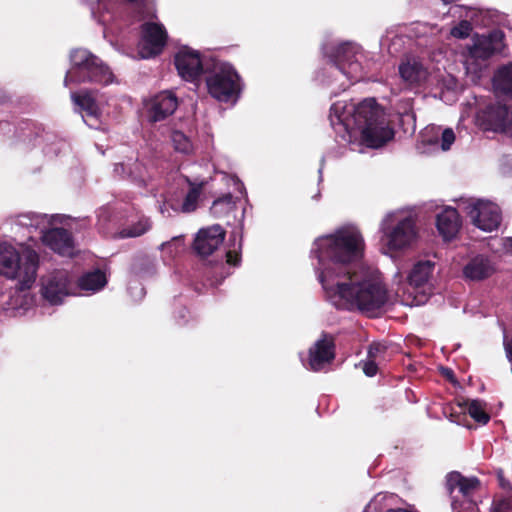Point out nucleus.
I'll list each match as a JSON object with an SVG mask.
<instances>
[{"label": "nucleus", "instance_id": "nucleus-1", "mask_svg": "<svg viewBox=\"0 0 512 512\" xmlns=\"http://www.w3.org/2000/svg\"><path fill=\"white\" fill-rule=\"evenodd\" d=\"M321 284L330 302L338 309H357L375 315L387 302V289L375 277L361 279L355 272L333 276L322 274Z\"/></svg>", "mask_w": 512, "mask_h": 512}, {"label": "nucleus", "instance_id": "nucleus-2", "mask_svg": "<svg viewBox=\"0 0 512 512\" xmlns=\"http://www.w3.org/2000/svg\"><path fill=\"white\" fill-rule=\"evenodd\" d=\"M364 248V238L354 225L342 226L332 234L317 238L311 255L318 260V280L321 282L324 273L338 276L355 272L353 268L362 258Z\"/></svg>", "mask_w": 512, "mask_h": 512}, {"label": "nucleus", "instance_id": "nucleus-3", "mask_svg": "<svg viewBox=\"0 0 512 512\" xmlns=\"http://www.w3.org/2000/svg\"><path fill=\"white\" fill-rule=\"evenodd\" d=\"M339 104L330 109V122L337 133L359 131L362 142L370 148H379L394 137V130L389 126L383 109L375 99H365L353 107L352 111L340 114Z\"/></svg>", "mask_w": 512, "mask_h": 512}, {"label": "nucleus", "instance_id": "nucleus-4", "mask_svg": "<svg viewBox=\"0 0 512 512\" xmlns=\"http://www.w3.org/2000/svg\"><path fill=\"white\" fill-rule=\"evenodd\" d=\"M385 253L393 255L411 249L418 239L416 220L405 210L388 212L380 223Z\"/></svg>", "mask_w": 512, "mask_h": 512}, {"label": "nucleus", "instance_id": "nucleus-5", "mask_svg": "<svg viewBox=\"0 0 512 512\" xmlns=\"http://www.w3.org/2000/svg\"><path fill=\"white\" fill-rule=\"evenodd\" d=\"M55 216L47 214L24 213L16 217L15 226L28 230V239L32 240V230L39 233L43 243L62 256L74 254V242L71 234L63 228L48 229Z\"/></svg>", "mask_w": 512, "mask_h": 512}, {"label": "nucleus", "instance_id": "nucleus-6", "mask_svg": "<svg viewBox=\"0 0 512 512\" xmlns=\"http://www.w3.org/2000/svg\"><path fill=\"white\" fill-rule=\"evenodd\" d=\"M39 255L31 249L20 254L8 243H0V274L18 281L19 289H29L36 280Z\"/></svg>", "mask_w": 512, "mask_h": 512}, {"label": "nucleus", "instance_id": "nucleus-7", "mask_svg": "<svg viewBox=\"0 0 512 512\" xmlns=\"http://www.w3.org/2000/svg\"><path fill=\"white\" fill-rule=\"evenodd\" d=\"M205 83L209 95L219 102H235L241 93V77L227 62L209 58L206 64Z\"/></svg>", "mask_w": 512, "mask_h": 512}, {"label": "nucleus", "instance_id": "nucleus-8", "mask_svg": "<svg viewBox=\"0 0 512 512\" xmlns=\"http://www.w3.org/2000/svg\"><path fill=\"white\" fill-rule=\"evenodd\" d=\"M71 68L65 75L64 85L85 82L108 85L113 82V73L107 65L89 50L78 48L70 54Z\"/></svg>", "mask_w": 512, "mask_h": 512}, {"label": "nucleus", "instance_id": "nucleus-9", "mask_svg": "<svg viewBox=\"0 0 512 512\" xmlns=\"http://www.w3.org/2000/svg\"><path fill=\"white\" fill-rule=\"evenodd\" d=\"M446 486L451 498L453 512H477L475 495L480 481L476 477H465L454 471L447 475Z\"/></svg>", "mask_w": 512, "mask_h": 512}, {"label": "nucleus", "instance_id": "nucleus-10", "mask_svg": "<svg viewBox=\"0 0 512 512\" xmlns=\"http://www.w3.org/2000/svg\"><path fill=\"white\" fill-rule=\"evenodd\" d=\"M210 180L219 185H224L227 188V191L221 192L210 207V211L215 217H225L236 209L238 197L235 196L234 193L238 192L241 195L244 194V185L237 176L223 172L216 173Z\"/></svg>", "mask_w": 512, "mask_h": 512}, {"label": "nucleus", "instance_id": "nucleus-11", "mask_svg": "<svg viewBox=\"0 0 512 512\" xmlns=\"http://www.w3.org/2000/svg\"><path fill=\"white\" fill-rule=\"evenodd\" d=\"M209 58H201L200 53L187 46L182 47L174 56V65L179 76L185 81L195 82L206 74Z\"/></svg>", "mask_w": 512, "mask_h": 512}, {"label": "nucleus", "instance_id": "nucleus-12", "mask_svg": "<svg viewBox=\"0 0 512 512\" xmlns=\"http://www.w3.org/2000/svg\"><path fill=\"white\" fill-rule=\"evenodd\" d=\"M473 224L485 232L496 230L501 223V210L495 203L485 200L469 202L466 207Z\"/></svg>", "mask_w": 512, "mask_h": 512}, {"label": "nucleus", "instance_id": "nucleus-13", "mask_svg": "<svg viewBox=\"0 0 512 512\" xmlns=\"http://www.w3.org/2000/svg\"><path fill=\"white\" fill-rule=\"evenodd\" d=\"M140 54L143 58L155 57L162 53L167 43V32L162 24L145 22L141 25Z\"/></svg>", "mask_w": 512, "mask_h": 512}, {"label": "nucleus", "instance_id": "nucleus-14", "mask_svg": "<svg viewBox=\"0 0 512 512\" xmlns=\"http://www.w3.org/2000/svg\"><path fill=\"white\" fill-rule=\"evenodd\" d=\"M479 126L486 131L504 132L512 119L506 105L490 104L477 113Z\"/></svg>", "mask_w": 512, "mask_h": 512}, {"label": "nucleus", "instance_id": "nucleus-15", "mask_svg": "<svg viewBox=\"0 0 512 512\" xmlns=\"http://www.w3.org/2000/svg\"><path fill=\"white\" fill-rule=\"evenodd\" d=\"M335 66L351 80L362 78V65L357 58L356 47L350 43L340 44L334 53Z\"/></svg>", "mask_w": 512, "mask_h": 512}, {"label": "nucleus", "instance_id": "nucleus-16", "mask_svg": "<svg viewBox=\"0 0 512 512\" xmlns=\"http://www.w3.org/2000/svg\"><path fill=\"white\" fill-rule=\"evenodd\" d=\"M149 122L156 123L171 116L178 107L176 95L170 91H162L150 99L146 105Z\"/></svg>", "mask_w": 512, "mask_h": 512}, {"label": "nucleus", "instance_id": "nucleus-17", "mask_svg": "<svg viewBox=\"0 0 512 512\" xmlns=\"http://www.w3.org/2000/svg\"><path fill=\"white\" fill-rule=\"evenodd\" d=\"M335 358V342L333 336L323 333L309 350V366L313 371L321 370Z\"/></svg>", "mask_w": 512, "mask_h": 512}, {"label": "nucleus", "instance_id": "nucleus-18", "mask_svg": "<svg viewBox=\"0 0 512 512\" xmlns=\"http://www.w3.org/2000/svg\"><path fill=\"white\" fill-rule=\"evenodd\" d=\"M504 34L500 30H493L488 35L477 36L470 55L475 59L487 60L501 51Z\"/></svg>", "mask_w": 512, "mask_h": 512}, {"label": "nucleus", "instance_id": "nucleus-19", "mask_svg": "<svg viewBox=\"0 0 512 512\" xmlns=\"http://www.w3.org/2000/svg\"><path fill=\"white\" fill-rule=\"evenodd\" d=\"M225 231L220 225L201 229L195 240L194 249L202 256L211 255L224 241Z\"/></svg>", "mask_w": 512, "mask_h": 512}, {"label": "nucleus", "instance_id": "nucleus-20", "mask_svg": "<svg viewBox=\"0 0 512 512\" xmlns=\"http://www.w3.org/2000/svg\"><path fill=\"white\" fill-rule=\"evenodd\" d=\"M68 284L67 273L57 272L43 284L42 295L50 304H60L63 298L69 295Z\"/></svg>", "mask_w": 512, "mask_h": 512}, {"label": "nucleus", "instance_id": "nucleus-21", "mask_svg": "<svg viewBox=\"0 0 512 512\" xmlns=\"http://www.w3.org/2000/svg\"><path fill=\"white\" fill-rule=\"evenodd\" d=\"M436 227L445 241L456 237L461 227L458 211L453 207L444 208L436 218Z\"/></svg>", "mask_w": 512, "mask_h": 512}, {"label": "nucleus", "instance_id": "nucleus-22", "mask_svg": "<svg viewBox=\"0 0 512 512\" xmlns=\"http://www.w3.org/2000/svg\"><path fill=\"white\" fill-rule=\"evenodd\" d=\"M495 268L490 259L483 255H477L470 259L463 267V275L471 281H481L490 277Z\"/></svg>", "mask_w": 512, "mask_h": 512}, {"label": "nucleus", "instance_id": "nucleus-23", "mask_svg": "<svg viewBox=\"0 0 512 512\" xmlns=\"http://www.w3.org/2000/svg\"><path fill=\"white\" fill-rule=\"evenodd\" d=\"M185 181L188 184V190L184 196L181 211L183 213L194 212L198 207V202L201 198L203 191L209 186L210 179H190L185 177Z\"/></svg>", "mask_w": 512, "mask_h": 512}, {"label": "nucleus", "instance_id": "nucleus-24", "mask_svg": "<svg viewBox=\"0 0 512 512\" xmlns=\"http://www.w3.org/2000/svg\"><path fill=\"white\" fill-rule=\"evenodd\" d=\"M71 100L80 112L85 116L98 119L100 116V108L92 90L84 89L80 92H72Z\"/></svg>", "mask_w": 512, "mask_h": 512}, {"label": "nucleus", "instance_id": "nucleus-25", "mask_svg": "<svg viewBox=\"0 0 512 512\" xmlns=\"http://www.w3.org/2000/svg\"><path fill=\"white\" fill-rule=\"evenodd\" d=\"M435 263L430 260H421L414 264L408 275L410 286L421 288L425 286L434 272Z\"/></svg>", "mask_w": 512, "mask_h": 512}, {"label": "nucleus", "instance_id": "nucleus-26", "mask_svg": "<svg viewBox=\"0 0 512 512\" xmlns=\"http://www.w3.org/2000/svg\"><path fill=\"white\" fill-rule=\"evenodd\" d=\"M401 78L410 85H419L427 79L428 72L422 63L417 61L403 62L399 66Z\"/></svg>", "mask_w": 512, "mask_h": 512}, {"label": "nucleus", "instance_id": "nucleus-27", "mask_svg": "<svg viewBox=\"0 0 512 512\" xmlns=\"http://www.w3.org/2000/svg\"><path fill=\"white\" fill-rule=\"evenodd\" d=\"M492 82L497 95L512 96V63L499 67Z\"/></svg>", "mask_w": 512, "mask_h": 512}, {"label": "nucleus", "instance_id": "nucleus-28", "mask_svg": "<svg viewBox=\"0 0 512 512\" xmlns=\"http://www.w3.org/2000/svg\"><path fill=\"white\" fill-rule=\"evenodd\" d=\"M105 284V274L100 270L87 273L79 279V287L85 291H98L103 288Z\"/></svg>", "mask_w": 512, "mask_h": 512}, {"label": "nucleus", "instance_id": "nucleus-29", "mask_svg": "<svg viewBox=\"0 0 512 512\" xmlns=\"http://www.w3.org/2000/svg\"><path fill=\"white\" fill-rule=\"evenodd\" d=\"M151 228L149 219L142 218L136 224L122 229L119 232L121 238L138 237L146 233Z\"/></svg>", "mask_w": 512, "mask_h": 512}, {"label": "nucleus", "instance_id": "nucleus-30", "mask_svg": "<svg viewBox=\"0 0 512 512\" xmlns=\"http://www.w3.org/2000/svg\"><path fill=\"white\" fill-rule=\"evenodd\" d=\"M467 411L469 415L480 424H487L490 420L489 414L485 411L484 404L479 400H473L469 403Z\"/></svg>", "mask_w": 512, "mask_h": 512}, {"label": "nucleus", "instance_id": "nucleus-31", "mask_svg": "<svg viewBox=\"0 0 512 512\" xmlns=\"http://www.w3.org/2000/svg\"><path fill=\"white\" fill-rule=\"evenodd\" d=\"M171 141L174 149L182 154H189L193 149L191 140L181 131H174Z\"/></svg>", "mask_w": 512, "mask_h": 512}, {"label": "nucleus", "instance_id": "nucleus-32", "mask_svg": "<svg viewBox=\"0 0 512 512\" xmlns=\"http://www.w3.org/2000/svg\"><path fill=\"white\" fill-rule=\"evenodd\" d=\"M387 347L381 343H372L369 346L367 358L379 362L380 364L386 360L385 354Z\"/></svg>", "mask_w": 512, "mask_h": 512}, {"label": "nucleus", "instance_id": "nucleus-33", "mask_svg": "<svg viewBox=\"0 0 512 512\" xmlns=\"http://www.w3.org/2000/svg\"><path fill=\"white\" fill-rule=\"evenodd\" d=\"M472 31V25L467 20H462L451 29V35L458 39L467 38Z\"/></svg>", "mask_w": 512, "mask_h": 512}, {"label": "nucleus", "instance_id": "nucleus-34", "mask_svg": "<svg viewBox=\"0 0 512 512\" xmlns=\"http://www.w3.org/2000/svg\"><path fill=\"white\" fill-rule=\"evenodd\" d=\"M455 141V133L453 129L446 128L443 130L441 135V149L447 151Z\"/></svg>", "mask_w": 512, "mask_h": 512}, {"label": "nucleus", "instance_id": "nucleus-35", "mask_svg": "<svg viewBox=\"0 0 512 512\" xmlns=\"http://www.w3.org/2000/svg\"><path fill=\"white\" fill-rule=\"evenodd\" d=\"M491 512H512V503L508 499L495 500Z\"/></svg>", "mask_w": 512, "mask_h": 512}, {"label": "nucleus", "instance_id": "nucleus-36", "mask_svg": "<svg viewBox=\"0 0 512 512\" xmlns=\"http://www.w3.org/2000/svg\"><path fill=\"white\" fill-rule=\"evenodd\" d=\"M129 4H136L139 0H125ZM101 9L113 13L115 5L118 3V0H97Z\"/></svg>", "mask_w": 512, "mask_h": 512}, {"label": "nucleus", "instance_id": "nucleus-37", "mask_svg": "<svg viewBox=\"0 0 512 512\" xmlns=\"http://www.w3.org/2000/svg\"><path fill=\"white\" fill-rule=\"evenodd\" d=\"M380 363L379 362H376L374 360H371V359H366V361L364 362L363 364V372L369 376V377H373L377 374L378 372V365Z\"/></svg>", "mask_w": 512, "mask_h": 512}, {"label": "nucleus", "instance_id": "nucleus-38", "mask_svg": "<svg viewBox=\"0 0 512 512\" xmlns=\"http://www.w3.org/2000/svg\"><path fill=\"white\" fill-rule=\"evenodd\" d=\"M386 498L385 495L378 494L376 495L370 503L367 505V509L374 510L375 512H381V509L379 505L382 503V501Z\"/></svg>", "mask_w": 512, "mask_h": 512}, {"label": "nucleus", "instance_id": "nucleus-39", "mask_svg": "<svg viewBox=\"0 0 512 512\" xmlns=\"http://www.w3.org/2000/svg\"><path fill=\"white\" fill-rule=\"evenodd\" d=\"M227 263L236 266L240 262V256L236 250H229L226 253Z\"/></svg>", "mask_w": 512, "mask_h": 512}, {"label": "nucleus", "instance_id": "nucleus-40", "mask_svg": "<svg viewBox=\"0 0 512 512\" xmlns=\"http://www.w3.org/2000/svg\"><path fill=\"white\" fill-rule=\"evenodd\" d=\"M129 291L131 293H133V291H135V296H137L138 298H142L144 296V288L141 286V284L139 283H134V285H130L129 286Z\"/></svg>", "mask_w": 512, "mask_h": 512}, {"label": "nucleus", "instance_id": "nucleus-41", "mask_svg": "<svg viewBox=\"0 0 512 512\" xmlns=\"http://www.w3.org/2000/svg\"><path fill=\"white\" fill-rule=\"evenodd\" d=\"M501 245L506 253L512 255V237L502 238Z\"/></svg>", "mask_w": 512, "mask_h": 512}, {"label": "nucleus", "instance_id": "nucleus-42", "mask_svg": "<svg viewBox=\"0 0 512 512\" xmlns=\"http://www.w3.org/2000/svg\"><path fill=\"white\" fill-rule=\"evenodd\" d=\"M498 480H499V484H500L501 488H503L507 491H512L510 482L507 479H505V477L501 473L498 475Z\"/></svg>", "mask_w": 512, "mask_h": 512}, {"label": "nucleus", "instance_id": "nucleus-43", "mask_svg": "<svg viewBox=\"0 0 512 512\" xmlns=\"http://www.w3.org/2000/svg\"><path fill=\"white\" fill-rule=\"evenodd\" d=\"M9 101V96L6 94L5 91L0 90V104H5Z\"/></svg>", "mask_w": 512, "mask_h": 512}, {"label": "nucleus", "instance_id": "nucleus-44", "mask_svg": "<svg viewBox=\"0 0 512 512\" xmlns=\"http://www.w3.org/2000/svg\"><path fill=\"white\" fill-rule=\"evenodd\" d=\"M122 170L123 169V163H118L115 165V168H114V171L115 172H119V170Z\"/></svg>", "mask_w": 512, "mask_h": 512}, {"label": "nucleus", "instance_id": "nucleus-45", "mask_svg": "<svg viewBox=\"0 0 512 512\" xmlns=\"http://www.w3.org/2000/svg\"><path fill=\"white\" fill-rule=\"evenodd\" d=\"M168 245H169V243H162V244H161V249H164V247H166V246H168Z\"/></svg>", "mask_w": 512, "mask_h": 512}]
</instances>
